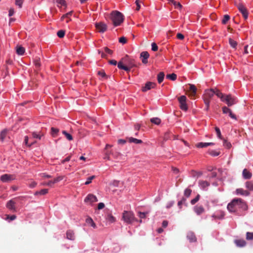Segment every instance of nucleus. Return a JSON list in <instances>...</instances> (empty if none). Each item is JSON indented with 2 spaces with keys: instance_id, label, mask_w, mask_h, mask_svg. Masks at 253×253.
Masks as SVG:
<instances>
[{
  "instance_id": "f257e3e1",
  "label": "nucleus",
  "mask_w": 253,
  "mask_h": 253,
  "mask_svg": "<svg viewBox=\"0 0 253 253\" xmlns=\"http://www.w3.org/2000/svg\"><path fill=\"white\" fill-rule=\"evenodd\" d=\"M227 208L230 212H235L238 209H241L242 211L247 210L248 206L244 200L238 198L233 199L231 203H229Z\"/></svg>"
},
{
  "instance_id": "f03ea898",
  "label": "nucleus",
  "mask_w": 253,
  "mask_h": 253,
  "mask_svg": "<svg viewBox=\"0 0 253 253\" xmlns=\"http://www.w3.org/2000/svg\"><path fill=\"white\" fill-rule=\"evenodd\" d=\"M110 18L114 26H120L124 20V16L119 11H112L110 14Z\"/></svg>"
},
{
  "instance_id": "7ed1b4c3",
  "label": "nucleus",
  "mask_w": 253,
  "mask_h": 253,
  "mask_svg": "<svg viewBox=\"0 0 253 253\" xmlns=\"http://www.w3.org/2000/svg\"><path fill=\"white\" fill-rule=\"evenodd\" d=\"M122 218L127 224L132 223L135 220L134 215L130 211H125L123 213Z\"/></svg>"
},
{
  "instance_id": "20e7f679",
  "label": "nucleus",
  "mask_w": 253,
  "mask_h": 253,
  "mask_svg": "<svg viewBox=\"0 0 253 253\" xmlns=\"http://www.w3.org/2000/svg\"><path fill=\"white\" fill-rule=\"evenodd\" d=\"M223 102H225L228 107L231 106L237 103L236 99L231 94L226 95Z\"/></svg>"
},
{
  "instance_id": "39448f33",
  "label": "nucleus",
  "mask_w": 253,
  "mask_h": 253,
  "mask_svg": "<svg viewBox=\"0 0 253 253\" xmlns=\"http://www.w3.org/2000/svg\"><path fill=\"white\" fill-rule=\"evenodd\" d=\"M178 100L180 104V109L184 111H186L188 109L186 103V97L185 95H182L178 97Z\"/></svg>"
},
{
  "instance_id": "423d86ee",
  "label": "nucleus",
  "mask_w": 253,
  "mask_h": 253,
  "mask_svg": "<svg viewBox=\"0 0 253 253\" xmlns=\"http://www.w3.org/2000/svg\"><path fill=\"white\" fill-rule=\"evenodd\" d=\"M98 201L97 197L92 194H88L84 199V202L87 204L91 205L93 203Z\"/></svg>"
},
{
  "instance_id": "0eeeda50",
  "label": "nucleus",
  "mask_w": 253,
  "mask_h": 253,
  "mask_svg": "<svg viewBox=\"0 0 253 253\" xmlns=\"http://www.w3.org/2000/svg\"><path fill=\"white\" fill-rule=\"evenodd\" d=\"M215 93V91L213 89H206L203 95V99L210 100L211 98Z\"/></svg>"
},
{
  "instance_id": "6e6552de",
  "label": "nucleus",
  "mask_w": 253,
  "mask_h": 253,
  "mask_svg": "<svg viewBox=\"0 0 253 253\" xmlns=\"http://www.w3.org/2000/svg\"><path fill=\"white\" fill-rule=\"evenodd\" d=\"M207 170L208 172L212 171V174H217V173H227L226 169H216L215 168L212 166H209L207 168Z\"/></svg>"
},
{
  "instance_id": "1a4fd4ad",
  "label": "nucleus",
  "mask_w": 253,
  "mask_h": 253,
  "mask_svg": "<svg viewBox=\"0 0 253 253\" xmlns=\"http://www.w3.org/2000/svg\"><path fill=\"white\" fill-rule=\"evenodd\" d=\"M16 202L14 201V200L12 199L8 201L6 205V208L10 210L12 212H16Z\"/></svg>"
},
{
  "instance_id": "9d476101",
  "label": "nucleus",
  "mask_w": 253,
  "mask_h": 253,
  "mask_svg": "<svg viewBox=\"0 0 253 253\" xmlns=\"http://www.w3.org/2000/svg\"><path fill=\"white\" fill-rule=\"evenodd\" d=\"M95 27L100 33L105 32L107 29V26L103 22H99L95 24Z\"/></svg>"
},
{
  "instance_id": "9b49d317",
  "label": "nucleus",
  "mask_w": 253,
  "mask_h": 253,
  "mask_svg": "<svg viewBox=\"0 0 253 253\" xmlns=\"http://www.w3.org/2000/svg\"><path fill=\"white\" fill-rule=\"evenodd\" d=\"M238 8L240 12L242 14L245 19H247L248 17V13L246 8L242 4H239Z\"/></svg>"
},
{
  "instance_id": "f8f14e48",
  "label": "nucleus",
  "mask_w": 253,
  "mask_h": 253,
  "mask_svg": "<svg viewBox=\"0 0 253 253\" xmlns=\"http://www.w3.org/2000/svg\"><path fill=\"white\" fill-rule=\"evenodd\" d=\"M122 60H124L125 64L127 66L129 67L130 68L136 66L134 60L133 59H128L127 56L123 58Z\"/></svg>"
},
{
  "instance_id": "ddd939ff",
  "label": "nucleus",
  "mask_w": 253,
  "mask_h": 253,
  "mask_svg": "<svg viewBox=\"0 0 253 253\" xmlns=\"http://www.w3.org/2000/svg\"><path fill=\"white\" fill-rule=\"evenodd\" d=\"M15 179L14 175H2L0 180L3 182H9Z\"/></svg>"
},
{
  "instance_id": "4468645a",
  "label": "nucleus",
  "mask_w": 253,
  "mask_h": 253,
  "mask_svg": "<svg viewBox=\"0 0 253 253\" xmlns=\"http://www.w3.org/2000/svg\"><path fill=\"white\" fill-rule=\"evenodd\" d=\"M63 178L64 177L63 176H59L57 177L56 178H54L53 180H50L47 182H44L43 183V185L52 186V185L62 180Z\"/></svg>"
},
{
  "instance_id": "2eb2a0df",
  "label": "nucleus",
  "mask_w": 253,
  "mask_h": 253,
  "mask_svg": "<svg viewBox=\"0 0 253 253\" xmlns=\"http://www.w3.org/2000/svg\"><path fill=\"white\" fill-rule=\"evenodd\" d=\"M222 109L223 113H224V114H227V113H228L229 114V116L232 119H235V120L237 119L236 115H234V114H233L232 113V111H231V109L228 108L227 107L224 106V107H222Z\"/></svg>"
},
{
  "instance_id": "dca6fc26",
  "label": "nucleus",
  "mask_w": 253,
  "mask_h": 253,
  "mask_svg": "<svg viewBox=\"0 0 253 253\" xmlns=\"http://www.w3.org/2000/svg\"><path fill=\"white\" fill-rule=\"evenodd\" d=\"M156 85V84L155 83L148 82L145 84V86L143 87L142 91L145 92L148 90L154 88Z\"/></svg>"
},
{
  "instance_id": "f3484780",
  "label": "nucleus",
  "mask_w": 253,
  "mask_h": 253,
  "mask_svg": "<svg viewBox=\"0 0 253 253\" xmlns=\"http://www.w3.org/2000/svg\"><path fill=\"white\" fill-rule=\"evenodd\" d=\"M149 57V54L147 51H143L140 53V57L142 58V62L143 64H146L148 62V58Z\"/></svg>"
},
{
  "instance_id": "a211bd4d",
  "label": "nucleus",
  "mask_w": 253,
  "mask_h": 253,
  "mask_svg": "<svg viewBox=\"0 0 253 253\" xmlns=\"http://www.w3.org/2000/svg\"><path fill=\"white\" fill-rule=\"evenodd\" d=\"M224 213L223 211H219L216 213H214L212 215L211 217L214 219H222L224 216Z\"/></svg>"
},
{
  "instance_id": "6ab92c4d",
  "label": "nucleus",
  "mask_w": 253,
  "mask_h": 253,
  "mask_svg": "<svg viewBox=\"0 0 253 253\" xmlns=\"http://www.w3.org/2000/svg\"><path fill=\"white\" fill-rule=\"evenodd\" d=\"M189 91L190 95L192 97H194L197 92V88L194 84H189Z\"/></svg>"
},
{
  "instance_id": "aec40b11",
  "label": "nucleus",
  "mask_w": 253,
  "mask_h": 253,
  "mask_svg": "<svg viewBox=\"0 0 253 253\" xmlns=\"http://www.w3.org/2000/svg\"><path fill=\"white\" fill-rule=\"evenodd\" d=\"M194 211L198 215H200L205 211V209L202 206H196L194 208Z\"/></svg>"
},
{
  "instance_id": "412c9836",
  "label": "nucleus",
  "mask_w": 253,
  "mask_h": 253,
  "mask_svg": "<svg viewBox=\"0 0 253 253\" xmlns=\"http://www.w3.org/2000/svg\"><path fill=\"white\" fill-rule=\"evenodd\" d=\"M234 243L238 247H243L246 245V242L243 239L235 240Z\"/></svg>"
},
{
  "instance_id": "4be33fe9",
  "label": "nucleus",
  "mask_w": 253,
  "mask_h": 253,
  "mask_svg": "<svg viewBox=\"0 0 253 253\" xmlns=\"http://www.w3.org/2000/svg\"><path fill=\"white\" fill-rule=\"evenodd\" d=\"M187 238L190 242H195L197 241V239L194 233L192 232L188 233Z\"/></svg>"
},
{
  "instance_id": "5701e85b",
  "label": "nucleus",
  "mask_w": 253,
  "mask_h": 253,
  "mask_svg": "<svg viewBox=\"0 0 253 253\" xmlns=\"http://www.w3.org/2000/svg\"><path fill=\"white\" fill-rule=\"evenodd\" d=\"M213 145H214V143L212 142H200L196 144V147L198 148H204Z\"/></svg>"
},
{
  "instance_id": "b1692460",
  "label": "nucleus",
  "mask_w": 253,
  "mask_h": 253,
  "mask_svg": "<svg viewBox=\"0 0 253 253\" xmlns=\"http://www.w3.org/2000/svg\"><path fill=\"white\" fill-rule=\"evenodd\" d=\"M236 192V194L238 195L240 194L246 196H249L250 195V193L248 191L245 190L242 188L237 189Z\"/></svg>"
},
{
  "instance_id": "393cba45",
  "label": "nucleus",
  "mask_w": 253,
  "mask_h": 253,
  "mask_svg": "<svg viewBox=\"0 0 253 253\" xmlns=\"http://www.w3.org/2000/svg\"><path fill=\"white\" fill-rule=\"evenodd\" d=\"M66 236L67 239L71 240H74L75 238L74 232L70 230L67 231Z\"/></svg>"
},
{
  "instance_id": "a878e982",
  "label": "nucleus",
  "mask_w": 253,
  "mask_h": 253,
  "mask_svg": "<svg viewBox=\"0 0 253 253\" xmlns=\"http://www.w3.org/2000/svg\"><path fill=\"white\" fill-rule=\"evenodd\" d=\"M86 223L89 225H90L93 228H96V226L95 223L93 221L92 219L90 217H88L86 219Z\"/></svg>"
},
{
  "instance_id": "bb28decb",
  "label": "nucleus",
  "mask_w": 253,
  "mask_h": 253,
  "mask_svg": "<svg viewBox=\"0 0 253 253\" xmlns=\"http://www.w3.org/2000/svg\"><path fill=\"white\" fill-rule=\"evenodd\" d=\"M25 52V48L21 46H18L16 47V53L20 55H22Z\"/></svg>"
},
{
  "instance_id": "cd10ccee",
  "label": "nucleus",
  "mask_w": 253,
  "mask_h": 253,
  "mask_svg": "<svg viewBox=\"0 0 253 253\" xmlns=\"http://www.w3.org/2000/svg\"><path fill=\"white\" fill-rule=\"evenodd\" d=\"M130 143H134L135 144H140L142 143V141L133 137H129L127 138Z\"/></svg>"
},
{
  "instance_id": "c85d7f7f",
  "label": "nucleus",
  "mask_w": 253,
  "mask_h": 253,
  "mask_svg": "<svg viewBox=\"0 0 253 253\" xmlns=\"http://www.w3.org/2000/svg\"><path fill=\"white\" fill-rule=\"evenodd\" d=\"M59 131V130L58 128L53 127L51 128V135L53 137H55L57 136Z\"/></svg>"
},
{
  "instance_id": "c756f323",
  "label": "nucleus",
  "mask_w": 253,
  "mask_h": 253,
  "mask_svg": "<svg viewBox=\"0 0 253 253\" xmlns=\"http://www.w3.org/2000/svg\"><path fill=\"white\" fill-rule=\"evenodd\" d=\"M32 135L33 138L39 139H41L42 137L43 136V134L42 133L40 132L38 133L37 132H33Z\"/></svg>"
},
{
  "instance_id": "7c9ffc66",
  "label": "nucleus",
  "mask_w": 253,
  "mask_h": 253,
  "mask_svg": "<svg viewBox=\"0 0 253 253\" xmlns=\"http://www.w3.org/2000/svg\"><path fill=\"white\" fill-rule=\"evenodd\" d=\"M165 77V74L164 72H160L158 74L157 76L158 82L159 84H161L164 80Z\"/></svg>"
},
{
  "instance_id": "2f4dec72",
  "label": "nucleus",
  "mask_w": 253,
  "mask_h": 253,
  "mask_svg": "<svg viewBox=\"0 0 253 253\" xmlns=\"http://www.w3.org/2000/svg\"><path fill=\"white\" fill-rule=\"evenodd\" d=\"M106 219L108 221L113 223L116 221V218L111 214H108L106 217Z\"/></svg>"
},
{
  "instance_id": "473e14b6",
  "label": "nucleus",
  "mask_w": 253,
  "mask_h": 253,
  "mask_svg": "<svg viewBox=\"0 0 253 253\" xmlns=\"http://www.w3.org/2000/svg\"><path fill=\"white\" fill-rule=\"evenodd\" d=\"M214 94H215L218 97L220 98L222 101L223 100V99L225 96V95L223 94L218 90H217Z\"/></svg>"
},
{
  "instance_id": "72a5a7b5",
  "label": "nucleus",
  "mask_w": 253,
  "mask_h": 253,
  "mask_svg": "<svg viewBox=\"0 0 253 253\" xmlns=\"http://www.w3.org/2000/svg\"><path fill=\"white\" fill-rule=\"evenodd\" d=\"M112 155L113 156V157L116 159V160H120V158L122 156V155L121 154V153H120L119 152H117V151H115V152H113L112 153H111Z\"/></svg>"
},
{
  "instance_id": "f704fd0d",
  "label": "nucleus",
  "mask_w": 253,
  "mask_h": 253,
  "mask_svg": "<svg viewBox=\"0 0 253 253\" xmlns=\"http://www.w3.org/2000/svg\"><path fill=\"white\" fill-rule=\"evenodd\" d=\"M48 193V189H42L41 190L39 191H37L35 195H45L46 194H47Z\"/></svg>"
},
{
  "instance_id": "c9c22d12",
  "label": "nucleus",
  "mask_w": 253,
  "mask_h": 253,
  "mask_svg": "<svg viewBox=\"0 0 253 253\" xmlns=\"http://www.w3.org/2000/svg\"><path fill=\"white\" fill-rule=\"evenodd\" d=\"M246 187L250 190H253V181H247L246 182Z\"/></svg>"
},
{
  "instance_id": "e433bc0d",
  "label": "nucleus",
  "mask_w": 253,
  "mask_h": 253,
  "mask_svg": "<svg viewBox=\"0 0 253 253\" xmlns=\"http://www.w3.org/2000/svg\"><path fill=\"white\" fill-rule=\"evenodd\" d=\"M229 42L231 46H232L234 48H236V47L237 46V42L235 41L230 38L229 39Z\"/></svg>"
},
{
  "instance_id": "4c0bfd02",
  "label": "nucleus",
  "mask_w": 253,
  "mask_h": 253,
  "mask_svg": "<svg viewBox=\"0 0 253 253\" xmlns=\"http://www.w3.org/2000/svg\"><path fill=\"white\" fill-rule=\"evenodd\" d=\"M7 134V130L4 129L2 130L0 135V140L2 141H3L4 139V138L6 137V135Z\"/></svg>"
},
{
  "instance_id": "58836bf2",
  "label": "nucleus",
  "mask_w": 253,
  "mask_h": 253,
  "mask_svg": "<svg viewBox=\"0 0 253 253\" xmlns=\"http://www.w3.org/2000/svg\"><path fill=\"white\" fill-rule=\"evenodd\" d=\"M150 121L151 123L157 125L161 123V120L158 118H153L151 119Z\"/></svg>"
},
{
  "instance_id": "ea45409f",
  "label": "nucleus",
  "mask_w": 253,
  "mask_h": 253,
  "mask_svg": "<svg viewBox=\"0 0 253 253\" xmlns=\"http://www.w3.org/2000/svg\"><path fill=\"white\" fill-rule=\"evenodd\" d=\"M166 77L167 79H170L172 81H175L176 79L177 76L175 74L172 73L167 75Z\"/></svg>"
},
{
  "instance_id": "a19ab883",
  "label": "nucleus",
  "mask_w": 253,
  "mask_h": 253,
  "mask_svg": "<svg viewBox=\"0 0 253 253\" xmlns=\"http://www.w3.org/2000/svg\"><path fill=\"white\" fill-rule=\"evenodd\" d=\"M62 133L65 135V136H66V138L68 140L71 141V140H73V138L72 136L70 134L68 133L66 131L63 130L62 131Z\"/></svg>"
},
{
  "instance_id": "79ce46f5",
  "label": "nucleus",
  "mask_w": 253,
  "mask_h": 253,
  "mask_svg": "<svg viewBox=\"0 0 253 253\" xmlns=\"http://www.w3.org/2000/svg\"><path fill=\"white\" fill-rule=\"evenodd\" d=\"M28 141H29V138L27 136H26L25 137L24 143L27 146L30 147L31 145H32L33 144H34L35 143H36V141H32L31 143H29Z\"/></svg>"
},
{
  "instance_id": "37998d69",
  "label": "nucleus",
  "mask_w": 253,
  "mask_h": 253,
  "mask_svg": "<svg viewBox=\"0 0 253 253\" xmlns=\"http://www.w3.org/2000/svg\"><path fill=\"white\" fill-rule=\"evenodd\" d=\"M171 3L175 6V8L181 9L182 8V5L179 2H177L174 0H170Z\"/></svg>"
},
{
  "instance_id": "c03bdc74",
  "label": "nucleus",
  "mask_w": 253,
  "mask_h": 253,
  "mask_svg": "<svg viewBox=\"0 0 253 253\" xmlns=\"http://www.w3.org/2000/svg\"><path fill=\"white\" fill-rule=\"evenodd\" d=\"M56 2L57 3V6L58 7L65 5L66 1L65 0H55Z\"/></svg>"
},
{
  "instance_id": "a18cd8bd",
  "label": "nucleus",
  "mask_w": 253,
  "mask_h": 253,
  "mask_svg": "<svg viewBox=\"0 0 253 253\" xmlns=\"http://www.w3.org/2000/svg\"><path fill=\"white\" fill-rule=\"evenodd\" d=\"M199 184L203 188H205L210 185V183L206 181H200Z\"/></svg>"
},
{
  "instance_id": "49530a36",
  "label": "nucleus",
  "mask_w": 253,
  "mask_h": 253,
  "mask_svg": "<svg viewBox=\"0 0 253 253\" xmlns=\"http://www.w3.org/2000/svg\"><path fill=\"white\" fill-rule=\"evenodd\" d=\"M230 16L228 15H224L223 18L222 20V23L223 24H226L228 21L230 19Z\"/></svg>"
},
{
  "instance_id": "de8ad7c7",
  "label": "nucleus",
  "mask_w": 253,
  "mask_h": 253,
  "mask_svg": "<svg viewBox=\"0 0 253 253\" xmlns=\"http://www.w3.org/2000/svg\"><path fill=\"white\" fill-rule=\"evenodd\" d=\"M246 239L247 240H253V232H247Z\"/></svg>"
},
{
  "instance_id": "09e8293b",
  "label": "nucleus",
  "mask_w": 253,
  "mask_h": 253,
  "mask_svg": "<svg viewBox=\"0 0 253 253\" xmlns=\"http://www.w3.org/2000/svg\"><path fill=\"white\" fill-rule=\"evenodd\" d=\"M200 197V195L198 194L194 199H192L191 201V204L192 205H195L199 200Z\"/></svg>"
},
{
  "instance_id": "8fccbe9b",
  "label": "nucleus",
  "mask_w": 253,
  "mask_h": 253,
  "mask_svg": "<svg viewBox=\"0 0 253 253\" xmlns=\"http://www.w3.org/2000/svg\"><path fill=\"white\" fill-rule=\"evenodd\" d=\"M215 131L216 132V134H217V137L219 139H222V135H221V132H220V129L218 127H215Z\"/></svg>"
},
{
  "instance_id": "3c124183",
  "label": "nucleus",
  "mask_w": 253,
  "mask_h": 253,
  "mask_svg": "<svg viewBox=\"0 0 253 253\" xmlns=\"http://www.w3.org/2000/svg\"><path fill=\"white\" fill-rule=\"evenodd\" d=\"M204 101V103L205 104L206 106V108H205V110L208 111L209 110L210 108V100L208 99H203Z\"/></svg>"
},
{
  "instance_id": "603ef678",
  "label": "nucleus",
  "mask_w": 253,
  "mask_h": 253,
  "mask_svg": "<svg viewBox=\"0 0 253 253\" xmlns=\"http://www.w3.org/2000/svg\"><path fill=\"white\" fill-rule=\"evenodd\" d=\"M223 139V146L228 149L230 148L231 144L230 142H228L226 140Z\"/></svg>"
},
{
  "instance_id": "864d4df0",
  "label": "nucleus",
  "mask_w": 253,
  "mask_h": 253,
  "mask_svg": "<svg viewBox=\"0 0 253 253\" xmlns=\"http://www.w3.org/2000/svg\"><path fill=\"white\" fill-rule=\"evenodd\" d=\"M65 31L64 30H59L57 32V35L58 37L62 38H63L65 36Z\"/></svg>"
},
{
  "instance_id": "5fc2aeb1",
  "label": "nucleus",
  "mask_w": 253,
  "mask_h": 253,
  "mask_svg": "<svg viewBox=\"0 0 253 253\" xmlns=\"http://www.w3.org/2000/svg\"><path fill=\"white\" fill-rule=\"evenodd\" d=\"M192 192V190L190 189L187 188L184 191V195L187 197H189Z\"/></svg>"
},
{
  "instance_id": "6e6d98bb",
  "label": "nucleus",
  "mask_w": 253,
  "mask_h": 253,
  "mask_svg": "<svg viewBox=\"0 0 253 253\" xmlns=\"http://www.w3.org/2000/svg\"><path fill=\"white\" fill-rule=\"evenodd\" d=\"M73 13V11H70L65 14H64L61 18V20L63 21L64 18H66V17H67L68 16H71Z\"/></svg>"
},
{
  "instance_id": "4d7b16f0",
  "label": "nucleus",
  "mask_w": 253,
  "mask_h": 253,
  "mask_svg": "<svg viewBox=\"0 0 253 253\" xmlns=\"http://www.w3.org/2000/svg\"><path fill=\"white\" fill-rule=\"evenodd\" d=\"M210 154L212 156H217L219 155L220 152H216L214 150H211L209 152Z\"/></svg>"
},
{
  "instance_id": "13d9d810",
  "label": "nucleus",
  "mask_w": 253,
  "mask_h": 253,
  "mask_svg": "<svg viewBox=\"0 0 253 253\" xmlns=\"http://www.w3.org/2000/svg\"><path fill=\"white\" fill-rule=\"evenodd\" d=\"M95 178V176L94 175H92L91 176H90L89 177H88L87 178V181L85 182V185H88L89 184V183H90L91 182V181L94 179Z\"/></svg>"
},
{
  "instance_id": "bf43d9fd",
  "label": "nucleus",
  "mask_w": 253,
  "mask_h": 253,
  "mask_svg": "<svg viewBox=\"0 0 253 253\" xmlns=\"http://www.w3.org/2000/svg\"><path fill=\"white\" fill-rule=\"evenodd\" d=\"M23 2V0H16L15 4L18 5L19 8H21L22 6V4Z\"/></svg>"
},
{
  "instance_id": "052dcab7",
  "label": "nucleus",
  "mask_w": 253,
  "mask_h": 253,
  "mask_svg": "<svg viewBox=\"0 0 253 253\" xmlns=\"http://www.w3.org/2000/svg\"><path fill=\"white\" fill-rule=\"evenodd\" d=\"M152 50L154 51H156L158 49V47L155 42H153L151 44Z\"/></svg>"
},
{
  "instance_id": "680f3d73",
  "label": "nucleus",
  "mask_w": 253,
  "mask_h": 253,
  "mask_svg": "<svg viewBox=\"0 0 253 253\" xmlns=\"http://www.w3.org/2000/svg\"><path fill=\"white\" fill-rule=\"evenodd\" d=\"M127 42V40L124 37H121L120 39H119V42L120 43H123V44H125L126 42Z\"/></svg>"
},
{
  "instance_id": "e2e57ef3",
  "label": "nucleus",
  "mask_w": 253,
  "mask_h": 253,
  "mask_svg": "<svg viewBox=\"0 0 253 253\" xmlns=\"http://www.w3.org/2000/svg\"><path fill=\"white\" fill-rule=\"evenodd\" d=\"M147 212H139L138 216L140 218H144Z\"/></svg>"
},
{
  "instance_id": "0e129e2a",
  "label": "nucleus",
  "mask_w": 253,
  "mask_h": 253,
  "mask_svg": "<svg viewBox=\"0 0 253 253\" xmlns=\"http://www.w3.org/2000/svg\"><path fill=\"white\" fill-rule=\"evenodd\" d=\"M35 65L37 68H39L41 66L40 62V59H36L35 60Z\"/></svg>"
},
{
  "instance_id": "69168bd1",
  "label": "nucleus",
  "mask_w": 253,
  "mask_h": 253,
  "mask_svg": "<svg viewBox=\"0 0 253 253\" xmlns=\"http://www.w3.org/2000/svg\"><path fill=\"white\" fill-rule=\"evenodd\" d=\"M98 75L102 76V77H106V75L104 71H99L97 73Z\"/></svg>"
},
{
  "instance_id": "338daca9",
  "label": "nucleus",
  "mask_w": 253,
  "mask_h": 253,
  "mask_svg": "<svg viewBox=\"0 0 253 253\" xmlns=\"http://www.w3.org/2000/svg\"><path fill=\"white\" fill-rule=\"evenodd\" d=\"M104 207H105V205L103 203H99L98 204L97 209L98 210H101V209H103Z\"/></svg>"
},
{
  "instance_id": "774afa93",
  "label": "nucleus",
  "mask_w": 253,
  "mask_h": 253,
  "mask_svg": "<svg viewBox=\"0 0 253 253\" xmlns=\"http://www.w3.org/2000/svg\"><path fill=\"white\" fill-rule=\"evenodd\" d=\"M122 61L123 60H122V61H119L118 63V67L120 69H123V68L125 66L123 65Z\"/></svg>"
}]
</instances>
